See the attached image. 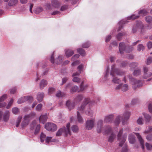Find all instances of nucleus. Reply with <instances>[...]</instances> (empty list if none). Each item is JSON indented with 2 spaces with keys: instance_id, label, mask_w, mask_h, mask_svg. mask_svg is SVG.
<instances>
[{
  "instance_id": "nucleus-1",
  "label": "nucleus",
  "mask_w": 152,
  "mask_h": 152,
  "mask_svg": "<svg viewBox=\"0 0 152 152\" xmlns=\"http://www.w3.org/2000/svg\"><path fill=\"white\" fill-rule=\"evenodd\" d=\"M90 102V99L89 98H85L84 100L81 105L78 107L77 110L82 113H84V110H85L86 114L91 116L93 114V111L88 105Z\"/></svg>"
},
{
  "instance_id": "nucleus-2",
  "label": "nucleus",
  "mask_w": 152,
  "mask_h": 152,
  "mask_svg": "<svg viewBox=\"0 0 152 152\" xmlns=\"http://www.w3.org/2000/svg\"><path fill=\"white\" fill-rule=\"evenodd\" d=\"M116 65L113 64L111 66V71L110 74L113 77L112 80V82L115 84H119L121 82V80L118 78L114 76V74L115 73L117 75L122 76L125 74L124 72L121 71L118 69L115 68Z\"/></svg>"
},
{
  "instance_id": "nucleus-3",
  "label": "nucleus",
  "mask_w": 152,
  "mask_h": 152,
  "mask_svg": "<svg viewBox=\"0 0 152 152\" xmlns=\"http://www.w3.org/2000/svg\"><path fill=\"white\" fill-rule=\"evenodd\" d=\"M105 129L103 134L104 135H108V141L109 142L111 143L114 141L116 138L115 134L112 132V128L109 126H105Z\"/></svg>"
},
{
  "instance_id": "nucleus-4",
  "label": "nucleus",
  "mask_w": 152,
  "mask_h": 152,
  "mask_svg": "<svg viewBox=\"0 0 152 152\" xmlns=\"http://www.w3.org/2000/svg\"><path fill=\"white\" fill-rule=\"evenodd\" d=\"M126 76L129 78L130 81L133 85L132 88L133 89L135 90L137 88H139L143 86V83L141 80H137L132 77L131 75H128Z\"/></svg>"
},
{
  "instance_id": "nucleus-5",
  "label": "nucleus",
  "mask_w": 152,
  "mask_h": 152,
  "mask_svg": "<svg viewBox=\"0 0 152 152\" xmlns=\"http://www.w3.org/2000/svg\"><path fill=\"white\" fill-rule=\"evenodd\" d=\"M144 25L142 22L140 21H137L136 22L135 25L132 28V32L133 33H136L139 29H141V33H142Z\"/></svg>"
},
{
  "instance_id": "nucleus-6",
  "label": "nucleus",
  "mask_w": 152,
  "mask_h": 152,
  "mask_svg": "<svg viewBox=\"0 0 152 152\" xmlns=\"http://www.w3.org/2000/svg\"><path fill=\"white\" fill-rule=\"evenodd\" d=\"M122 133L123 130L122 129H121L117 135L118 139L120 142L119 143V146L121 147L124 144L126 140L127 137V135L122 136L121 135Z\"/></svg>"
},
{
  "instance_id": "nucleus-7",
  "label": "nucleus",
  "mask_w": 152,
  "mask_h": 152,
  "mask_svg": "<svg viewBox=\"0 0 152 152\" xmlns=\"http://www.w3.org/2000/svg\"><path fill=\"white\" fill-rule=\"evenodd\" d=\"M30 129L34 130L35 129V134H37L39 131L40 126L39 124H37L36 121L34 120L30 124Z\"/></svg>"
},
{
  "instance_id": "nucleus-8",
  "label": "nucleus",
  "mask_w": 152,
  "mask_h": 152,
  "mask_svg": "<svg viewBox=\"0 0 152 152\" xmlns=\"http://www.w3.org/2000/svg\"><path fill=\"white\" fill-rule=\"evenodd\" d=\"M45 128L47 130L53 132L56 130L57 127L55 124L53 123H49L45 124Z\"/></svg>"
},
{
  "instance_id": "nucleus-9",
  "label": "nucleus",
  "mask_w": 152,
  "mask_h": 152,
  "mask_svg": "<svg viewBox=\"0 0 152 152\" xmlns=\"http://www.w3.org/2000/svg\"><path fill=\"white\" fill-rule=\"evenodd\" d=\"M95 121L94 119L87 120L86 124V129L88 130L92 129L94 126Z\"/></svg>"
},
{
  "instance_id": "nucleus-10",
  "label": "nucleus",
  "mask_w": 152,
  "mask_h": 152,
  "mask_svg": "<svg viewBox=\"0 0 152 152\" xmlns=\"http://www.w3.org/2000/svg\"><path fill=\"white\" fill-rule=\"evenodd\" d=\"M33 97L32 96H24L19 99L17 102L18 104L22 103L27 101H31L33 100Z\"/></svg>"
},
{
  "instance_id": "nucleus-11",
  "label": "nucleus",
  "mask_w": 152,
  "mask_h": 152,
  "mask_svg": "<svg viewBox=\"0 0 152 152\" xmlns=\"http://www.w3.org/2000/svg\"><path fill=\"white\" fill-rule=\"evenodd\" d=\"M114 117V114H111L107 115L105 116L104 118V121L106 123H111L113 120Z\"/></svg>"
},
{
  "instance_id": "nucleus-12",
  "label": "nucleus",
  "mask_w": 152,
  "mask_h": 152,
  "mask_svg": "<svg viewBox=\"0 0 152 152\" xmlns=\"http://www.w3.org/2000/svg\"><path fill=\"white\" fill-rule=\"evenodd\" d=\"M103 121L102 120H99L97 122L96 130L98 133H100L103 130Z\"/></svg>"
},
{
  "instance_id": "nucleus-13",
  "label": "nucleus",
  "mask_w": 152,
  "mask_h": 152,
  "mask_svg": "<svg viewBox=\"0 0 152 152\" xmlns=\"http://www.w3.org/2000/svg\"><path fill=\"white\" fill-rule=\"evenodd\" d=\"M130 115V113L128 111L124 112L122 116V124L124 125L125 123V120L128 119Z\"/></svg>"
},
{
  "instance_id": "nucleus-14",
  "label": "nucleus",
  "mask_w": 152,
  "mask_h": 152,
  "mask_svg": "<svg viewBox=\"0 0 152 152\" xmlns=\"http://www.w3.org/2000/svg\"><path fill=\"white\" fill-rule=\"evenodd\" d=\"M126 46H127L124 42L120 43L119 46V50L121 54H123L124 52L126 51Z\"/></svg>"
},
{
  "instance_id": "nucleus-15",
  "label": "nucleus",
  "mask_w": 152,
  "mask_h": 152,
  "mask_svg": "<svg viewBox=\"0 0 152 152\" xmlns=\"http://www.w3.org/2000/svg\"><path fill=\"white\" fill-rule=\"evenodd\" d=\"M83 67L84 65L83 64H81L77 68L78 72H76L74 73L72 75V76H79L83 70Z\"/></svg>"
},
{
  "instance_id": "nucleus-16",
  "label": "nucleus",
  "mask_w": 152,
  "mask_h": 152,
  "mask_svg": "<svg viewBox=\"0 0 152 152\" xmlns=\"http://www.w3.org/2000/svg\"><path fill=\"white\" fill-rule=\"evenodd\" d=\"M123 118L121 115H118L116 117L114 121V123L115 126H118L121 122V120Z\"/></svg>"
},
{
  "instance_id": "nucleus-17",
  "label": "nucleus",
  "mask_w": 152,
  "mask_h": 152,
  "mask_svg": "<svg viewBox=\"0 0 152 152\" xmlns=\"http://www.w3.org/2000/svg\"><path fill=\"white\" fill-rule=\"evenodd\" d=\"M66 105L69 110L73 109L75 107V103L71 102L69 101H67L66 102Z\"/></svg>"
},
{
  "instance_id": "nucleus-18",
  "label": "nucleus",
  "mask_w": 152,
  "mask_h": 152,
  "mask_svg": "<svg viewBox=\"0 0 152 152\" xmlns=\"http://www.w3.org/2000/svg\"><path fill=\"white\" fill-rule=\"evenodd\" d=\"M70 126V124L69 123H67L66 125V128L65 127H63L64 129V134L66 135L68 134H70V132L69 129Z\"/></svg>"
},
{
  "instance_id": "nucleus-19",
  "label": "nucleus",
  "mask_w": 152,
  "mask_h": 152,
  "mask_svg": "<svg viewBox=\"0 0 152 152\" xmlns=\"http://www.w3.org/2000/svg\"><path fill=\"white\" fill-rule=\"evenodd\" d=\"M47 118L48 116L46 114L41 115L39 118V121L40 122L44 124L46 121Z\"/></svg>"
},
{
  "instance_id": "nucleus-20",
  "label": "nucleus",
  "mask_w": 152,
  "mask_h": 152,
  "mask_svg": "<svg viewBox=\"0 0 152 152\" xmlns=\"http://www.w3.org/2000/svg\"><path fill=\"white\" fill-rule=\"evenodd\" d=\"M48 84L47 80L45 79L42 80L39 84V86L41 89H42L44 88Z\"/></svg>"
},
{
  "instance_id": "nucleus-21",
  "label": "nucleus",
  "mask_w": 152,
  "mask_h": 152,
  "mask_svg": "<svg viewBox=\"0 0 152 152\" xmlns=\"http://www.w3.org/2000/svg\"><path fill=\"white\" fill-rule=\"evenodd\" d=\"M137 137L140 141V144L141 145V148L142 149H144L145 148L144 145V140L142 139L141 135L139 134H137L136 135Z\"/></svg>"
},
{
  "instance_id": "nucleus-22",
  "label": "nucleus",
  "mask_w": 152,
  "mask_h": 152,
  "mask_svg": "<svg viewBox=\"0 0 152 152\" xmlns=\"http://www.w3.org/2000/svg\"><path fill=\"white\" fill-rule=\"evenodd\" d=\"M44 96V93L43 92H39L38 93L37 96V99L39 102L42 101Z\"/></svg>"
},
{
  "instance_id": "nucleus-23",
  "label": "nucleus",
  "mask_w": 152,
  "mask_h": 152,
  "mask_svg": "<svg viewBox=\"0 0 152 152\" xmlns=\"http://www.w3.org/2000/svg\"><path fill=\"white\" fill-rule=\"evenodd\" d=\"M10 115V112L9 111L7 110L4 112L3 115V119L4 121L6 122L8 121Z\"/></svg>"
},
{
  "instance_id": "nucleus-24",
  "label": "nucleus",
  "mask_w": 152,
  "mask_h": 152,
  "mask_svg": "<svg viewBox=\"0 0 152 152\" xmlns=\"http://www.w3.org/2000/svg\"><path fill=\"white\" fill-rule=\"evenodd\" d=\"M51 1L52 5L53 7L57 8L60 7V4L57 0H51Z\"/></svg>"
},
{
  "instance_id": "nucleus-25",
  "label": "nucleus",
  "mask_w": 152,
  "mask_h": 152,
  "mask_svg": "<svg viewBox=\"0 0 152 152\" xmlns=\"http://www.w3.org/2000/svg\"><path fill=\"white\" fill-rule=\"evenodd\" d=\"M145 119L146 123H149L151 119V116L148 114L143 113H142Z\"/></svg>"
},
{
  "instance_id": "nucleus-26",
  "label": "nucleus",
  "mask_w": 152,
  "mask_h": 152,
  "mask_svg": "<svg viewBox=\"0 0 152 152\" xmlns=\"http://www.w3.org/2000/svg\"><path fill=\"white\" fill-rule=\"evenodd\" d=\"M65 53L66 56L67 57H69L72 56L74 53L73 50H65Z\"/></svg>"
},
{
  "instance_id": "nucleus-27",
  "label": "nucleus",
  "mask_w": 152,
  "mask_h": 152,
  "mask_svg": "<svg viewBox=\"0 0 152 152\" xmlns=\"http://www.w3.org/2000/svg\"><path fill=\"white\" fill-rule=\"evenodd\" d=\"M128 140L130 143L133 144L135 142V140L134 136L132 134H130L129 135Z\"/></svg>"
},
{
  "instance_id": "nucleus-28",
  "label": "nucleus",
  "mask_w": 152,
  "mask_h": 152,
  "mask_svg": "<svg viewBox=\"0 0 152 152\" xmlns=\"http://www.w3.org/2000/svg\"><path fill=\"white\" fill-rule=\"evenodd\" d=\"M63 56L60 55L55 59V62L57 64H60L61 63Z\"/></svg>"
},
{
  "instance_id": "nucleus-29",
  "label": "nucleus",
  "mask_w": 152,
  "mask_h": 152,
  "mask_svg": "<svg viewBox=\"0 0 152 152\" xmlns=\"http://www.w3.org/2000/svg\"><path fill=\"white\" fill-rule=\"evenodd\" d=\"M77 117L79 123L82 124L83 122V120L80 113L78 111L77 112Z\"/></svg>"
},
{
  "instance_id": "nucleus-30",
  "label": "nucleus",
  "mask_w": 152,
  "mask_h": 152,
  "mask_svg": "<svg viewBox=\"0 0 152 152\" xmlns=\"http://www.w3.org/2000/svg\"><path fill=\"white\" fill-rule=\"evenodd\" d=\"M128 21L127 20H122L119 22L118 23V24L119 25V29L118 31L120 30V29L123 27L124 24L127 23Z\"/></svg>"
},
{
  "instance_id": "nucleus-31",
  "label": "nucleus",
  "mask_w": 152,
  "mask_h": 152,
  "mask_svg": "<svg viewBox=\"0 0 152 152\" xmlns=\"http://www.w3.org/2000/svg\"><path fill=\"white\" fill-rule=\"evenodd\" d=\"M18 1V0H10L8 3V5L10 7L14 6L17 4Z\"/></svg>"
},
{
  "instance_id": "nucleus-32",
  "label": "nucleus",
  "mask_w": 152,
  "mask_h": 152,
  "mask_svg": "<svg viewBox=\"0 0 152 152\" xmlns=\"http://www.w3.org/2000/svg\"><path fill=\"white\" fill-rule=\"evenodd\" d=\"M146 105L148 106L149 112L152 113V102H148L146 103Z\"/></svg>"
},
{
  "instance_id": "nucleus-33",
  "label": "nucleus",
  "mask_w": 152,
  "mask_h": 152,
  "mask_svg": "<svg viewBox=\"0 0 152 152\" xmlns=\"http://www.w3.org/2000/svg\"><path fill=\"white\" fill-rule=\"evenodd\" d=\"M152 76V73L150 72H148L146 73H143V78L147 79Z\"/></svg>"
},
{
  "instance_id": "nucleus-34",
  "label": "nucleus",
  "mask_w": 152,
  "mask_h": 152,
  "mask_svg": "<svg viewBox=\"0 0 152 152\" xmlns=\"http://www.w3.org/2000/svg\"><path fill=\"white\" fill-rule=\"evenodd\" d=\"M125 34V33L124 32L119 33L116 36V38L118 41L121 40L122 38V37Z\"/></svg>"
},
{
  "instance_id": "nucleus-35",
  "label": "nucleus",
  "mask_w": 152,
  "mask_h": 152,
  "mask_svg": "<svg viewBox=\"0 0 152 152\" xmlns=\"http://www.w3.org/2000/svg\"><path fill=\"white\" fill-rule=\"evenodd\" d=\"M141 73V70L140 69L135 70L134 71L133 75L134 76H137L140 75Z\"/></svg>"
},
{
  "instance_id": "nucleus-36",
  "label": "nucleus",
  "mask_w": 152,
  "mask_h": 152,
  "mask_svg": "<svg viewBox=\"0 0 152 152\" xmlns=\"http://www.w3.org/2000/svg\"><path fill=\"white\" fill-rule=\"evenodd\" d=\"M46 136L43 132H42L40 136V139L41 142H43L46 140Z\"/></svg>"
},
{
  "instance_id": "nucleus-37",
  "label": "nucleus",
  "mask_w": 152,
  "mask_h": 152,
  "mask_svg": "<svg viewBox=\"0 0 152 152\" xmlns=\"http://www.w3.org/2000/svg\"><path fill=\"white\" fill-rule=\"evenodd\" d=\"M77 52L80 54L82 56H84L86 54L85 51L82 48H79L77 49Z\"/></svg>"
},
{
  "instance_id": "nucleus-38",
  "label": "nucleus",
  "mask_w": 152,
  "mask_h": 152,
  "mask_svg": "<svg viewBox=\"0 0 152 152\" xmlns=\"http://www.w3.org/2000/svg\"><path fill=\"white\" fill-rule=\"evenodd\" d=\"M138 64L137 62H133L129 64V67L132 69H134L137 67Z\"/></svg>"
},
{
  "instance_id": "nucleus-39",
  "label": "nucleus",
  "mask_w": 152,
  "mask_h": 152,
  "mask_svg": "<svg viewBox=\"0 0 152 152\" xmlns=\"http://www.w3.org/2000/svg\"><path fill=\"white\" fill-rule=\"evenodd\" d=\"M128 85L126 84L123 85L122 84V86L121 88V89L123 91H125L128 90Z\"/></svg>"
},
{
  "instance_id": "nucleus-40",
  "label": "nucleus",
  "mask_w": 152,
  "mask_h": 152,
  "mask_svg": "<svg viewBox=\"0 0 152 152\" xmlns=\"http://www.w3.org/2000/svg\"><path fill=\"white\" fill-rule=\"evenodd\" d=\"M133 48L132 46H127L125 51L127 53H130L133 50Z\"/></svg>"
},
{
  "instance_id": "nucleus-41",
  "label": "nucleus",
  "mask_w": 152,
  "mask_h": 152,
  "mask_svg": "<svg viewBox=\"0 0 152 152\" xmlns=\"http://www.w3.org/2000/svg\"><path fill=\"white\" fill-rule=\"evenodd\" d=\"M145 19L147 22L151 23L152 21V17L150 15L147 16L145 17Z\"/></svg>"
},
{
  "instance_id": "nucleus-42",
  "label": "nucleus",
  "mask_w": 152,
  "mask_h": 152,
  "mask_svg": "<svg viewBox=\"0 0 152 152\" xmlns=\"http://www.w3.org/2000/svg\"><path fill=\"white\" fill-rule=\"evenodd\" d=\"M148 12L145 9L140 10L138 12V14L145 16L147 14Z\"/></svg>"
},
{
  "instance_id": "nucleus-43",
  "label": "nucleus",
  "mask_w": 152,
  "mask_h": 152,
  "mask_svg": "<svg viewBox=\"0 0 152 152\" xmlns=\"http://www.w3.org/2000/svg\"><path fill=\"white\" fill-rule=\"evenodd\" d=\"M139 15L136 16L135 15L133 14L130 16L127 17L128 20L132 19V20L136 19L139 18Z\"/></svg>"
},
{
  "instance_id": "nucleus-44",
  "label": "nucleus",
  "mask_w": 152,
  "mask_h": 152,
  "mask_svg": "<svg viewBox=\"0 0 152 152\" xmlns=\"http://www.w3.org/2000/svg\"><path fill=\"white\" fill-rule=\"evenodd\" d=\"M32 116V114L26 115L24 117V120L28 122L29 118L31 117Z\"/></svg>"
},
{
  "instance_id": "nucleus-45",
  "label": "nucleus",
  "mask_w": 152,
  "mask_h": 152,
  "mask_svg": "<svg viewBox=\"0 0 152 152\" xmlns=\"http://www.w3.org/2000/svg\"><path fill=\"white\" fill-rule=\"evenodd\" d=\"M83 97L82 95H79L75 98V100L77 102H80L82 100Z\"/></svg>"
},
{
  "instance_id": "nucleus-46",
  "label": "nucleus",
  "mask_w": 152,
  "mask_h": 152,
  "mask_svg": "<svg viewBox=\"0 0 152 152\" xmlns=\"http://www.w3.org/2000/svg\"><path fill=\"white\" fill-rule=\"evenodd\" d=\"M22 117L21 116H19L17 120L16 121V127H18L20 125V122Z\"/></svg>"
},
{
  "instance_id": "nucleus-47",
  "label": "nucleus",
  "mask_w": 152,
  "mask_h": 152,
  "mask_svg": "<svg viewBox=\"0 0 152 152\" xmlns=\"http://www.w3.org/2000/svg\"><path fill=\"white\" fill-rule=\"evenodd\" d=\"M62 133H64V129L63 128H62L59 129L57 131L56 135L57 136H60L61 135Z\"/></svg>"
},
{
  "instance_id": "nucleus-48",
  "label": "nucleus",
  "mask_w": 152,
  "mask_h": 152,
  "mask_svg": "<svg viewBox=\"0 0 152 152\" xmlns=\"http://www.w3.org/2000/svg\"><path fill=\"white\" fill-rule=\"evenodd\" d=\"M72 131L74 132H77L78 130V128L77 126L75 125H73L72 127Z\"/></svg>"
},
{
  "instance_id": "nucleus-49",
  "label": "nucleus",
  "mask_w": 152,
  "mask_h": 152,
  "mask_svg": "<svg viewBox=\"0 0 152 152\" xmlns=\"http://www.w3.org/2000/svg\"><path fill=\"white\" fill-rule=\"evenodd\" d=\"M43 10V9L42 7H39L36 9L35 10V12L36 14H38L42 12Z\"/></svg>"
},
{
  "instance_id": "nucleus-50",
  "label": "nucleus",
  "mask_w": 152,
  "mask_h": 152,
  "mask_svg": "<svg viewBox=\"0 0 152 152\" xmlns=\"http://www.w3.org/2000/svg\"><path fill=\"white\" fill-rule=\"evenodd\" d=\"M78 89V87L77 86H75L72 88L70 89V92L72 93L73 92H76Z\"/></svg>"
},
{
  "instance_id": "nucleus-51",
  "label": "nucleus",
  "mask_w": 152,
  "mask_h": 152,
  "mask_svg": "<svg viewBox=\"0 0 152 152\" xmlns=\"http://www.w3.org/2000/svg\"><path fill=\"white\" fill-rule=\"evenodd\" d=\"M144 49V47L142 44H139L137 46V50L138 51H140L141 50H143Z\"/></svg>"
},
{
  "instance_id": "nucleus-52",
  "label": "nucleus",
  "mask_w": 152,
  "mask_h": 152,
  "mask_svg": "<svg viewBox=\"0 0 152 152\" xmlns=\"http://www.w3.org/2000/svg\"><path fill=\"white\" fill-rule=\"evenodd\" d=\"M90 43L89 42H88L83 43L82 45V47L84 48H88L90 46Z\"/></svg>"
},
{
  "instance_id": "nucleus-53",
  "label": "nucleus",
  "mask_w": 152,
  "mask_h": 152,
  "mask_svg": "<svg viewBox=\"0 0 152 152\" xmlns=\"http://www.w3.org/2000/svg\"><path fill=\"white\" fill-rule=\"evenodd\" d=\"M143 119L142 117H139L137 120V124L140 125H142L143 124L142 121Z\"/></svg>"
},
{
  "instance_id": "nucleus-54",
  "label": "nucleus",
  "mask_w": 152,
  "mask_h": 152,
  "mask_svg": "<svg viewBox=\"0 0 152 152\" xmlns=\"http://www.w3.org/2000/svg\"><path fill=\"white\" fill-rule=\"evenodd\" d=\"M75 76H73V78L72 79V81L74 82L79 83L80 81V79L77 77H75Z\"/></svg>"
},
{
  "instance_id": "nucleus-55",
  "label": "nucleus",
  "mask_w": 152,
  "mask_h": 152,
  "mask_svg": "<svg viewBox=\"0 0 152 152\" xmlns=\"http://www.w3.org/2000/svg\"><path fill=\"white\" fill-rule=\"evenodd\" d=\"M109 71V67L108 66L107 67V69L106 70V73L104 77V78L105 79V80L107 78V76L108 75Z\"/></svg>"
},
{
  "instance_id": "nucleus-56",
  "label": "nucleus",
  "mask_w": 152,
  "mask_h": 152,
  "mask_svg": "<svg viewBox=\"0 0 152 152\" xmlns=\"http://www.w3.org/2000/svg\"><path fill=\"white\" fill-rule=\"evenodd\" d=\"M28 121L23 120L22 122L21 125L22 127H24L27 126L28 124Z\"/></svg>"
},
{
  "instance_id": "nucleus-57",
  "label": "nucleus",
  "mask_w": 152,
  "mask_h": 152,
  "mask_svg": "<svg viewBox=\"0 0 152 152\" xmlns=\"http://www.w3.org/2000/svg\"><path fill=\"white\" fill-rule=\"evenodd\" d=\"M145 146L146 148L149 150H151L152 149V145L147 142L145 143Z\"/></svg>"
},
{
  "instance_id": "nucleus-58",
  "label": "nucleus",
  "mask_w": 152,
  "mask_h": 152,
  "mask_svg": "<svg viewBox=\"0 0 152 152\" xmlns=\"http://www.w3.org/2000/svg\"><path fill=\"white\" fill-rule=\"evenodd\" d=\"M64 95V93H61L60 91H58L56 94V96L58 97H61L63 96Z\"/></svg>"
},
{
  "instance_id": "nucleus-59",
  "label": "nucleus",
  "mask_w": 152,
  "mask_h": 152,
  "mask_svg": "<svg viewBox=\"0 0 152 152\" xmlns=\"http://www.w3.org/2000/svg\"><path fill=\"white\" fill-rule=\"evenodd\" d=\"M128 151L127 145L125 144L123 147L121 152H127Z\"/></svg>"
},
{
  "instance_id": "nucleus-60",
  "label": "nucleus",
  "mask_w": 152,
  "mask_h": 152,
  "mask_svg": "<svg viewBox=\"0 0 152 152\" xmlns=\"http://www.w3.org/2000/svg\"><path fill=\"white\" fill-rule=\"evenodd\" d=\"M12 111L14 114H16L19 111V109L17 107H14L12 108Z\"/></svg>"
},
{
  "instance_id": "nucleus-61",
  "label": "nucleus",
  "mask_w": 152,
  "mask_h": 152,
  "mask_svg": "<svg viewBox=\"0 0 152 152\" xmlns=\"http://www.w3.org/2000/svg\"><path fill=\"white\" fill-rule=\"evenodd\" d=\"M42 107V104H41L40 103L38 104L36 107V110L38 111H40L41 110Z\"/></svg>"
},
{
  "instance_id": "nucleus-62",
  "label": "nucleus",
  "mask_w": 152,
  "mask_h": 152,
  "mask_svg": "<svg viewBox=\"0 0 152 152\" xmlns=\"http://www.w3.org/2000/svg\"><path fill=\"white\" fill-rule=\"evenodd\" d=\"M7 97V95L6 94L3 95L0 98V102L4 101L5 99H6Z\"/></svg>"
},
{
  "instance_id": "nucleus-63",
  "label": "nucleus",
  "mask_w": 152,
  "mask_h": 152,
  "mask_svg": "<svg viewBox=\"0 0 152 152\" xmlns=\"http://www.w3.org/2000/svg\"><path fill=\"white\" fill-rule=\"evenodd\" d=\"M55 90V89L53 88H50L48 89V92L50 94L53 93Z\"/></svg>"
},
{
  "instance_id": "nucleus-64",
  "label": "nucleus",
  "mask_w": 152,
  "mask_h": 152,
  "mask_svg": "<svg viewBox=\"0 0 152 152\" xmlns=\"http://www.w3.org/2000/svg\"><path fill=\"white\" fill-rule=\"evenodd\" d=\"M152 62V57H149L147 60V64H149Z\"/></svg>"
}]
</instances>
